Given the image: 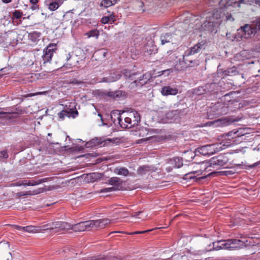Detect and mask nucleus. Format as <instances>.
I'll return each instance as SVG.
<instances>
[{"mask_svg": "<svg viewBox=\"0 0 260 260\" xmlns=\"http://www.w3.org/2000/svg\"><path fill=\"white\" fill-rule=\"evenodd\" d=\"M251 0H221L220 5L224 8L214 10L212 12L207 13L206 20L201 25L202 30H207L216 33L217 28L222 22L230 21H233L234 18L231 14L225 12V9H228L231 6L234 8H239L242 4L249 5Z\"/></svg>", "mask_w": 260, "mask_h": 260, "instance_id": "1", "label": "nucleus"}, {"mask_svg": "<svg viewBox=\"0 0 260 260\" xmlns=\"http://www.w3.org/2000/svg\"><path fill=\"white\" fill-rule=\"evenodd\" d=\"M113 116L117 117L118 123L123 128H130L138 124L140 121V116L137 111L131 109L127 111H122L120 113L118 111L112 112L111 118L115 122V119Z\"/></svg>", "mask_w": 260, "mask_h": 260, "instance_id": "2", "label": "nucleus"}, {"mask_svg": "<svg viewBox=\"0 0 260 260\" xmlns=\"http://www.w3.org/2000/svg\"><path fill=\"white\" fill-rule=\"evenodd\" d=\"M229 161V159L226 156L225 154L220 155L217 156L216 157H214L212 158L210 160V166H223L226 165ZM208 163H206L205 164L204 162L202 163L201 165H199V167H200V169L194 171L190 172L185 175V179H193L195 178L197 176H198L203 173V170L204 169V170L206 169V167L209 166V165H207Z\"/></svg>", "mask_w": 260, "mask_h": 260, "instance_id": "3", "label": "nucleus"}, {"mask_svg": "<svg viewBox=\"0 0 260 260\" xmlns=\"http://www.w3.org/2000/svg\"><path fill=\"white\" fill-rule=\"evenodd\" d=\"M230 145L222 144V143H215L206 145L199 147L196 149V152L204 156H210L217 152L220 151L229 146Z\"/></svg>", "mask_w": 260, "mask_h": 260, "instance_id": "4", "label": "nucleus"}, {"mask_svg": "<svg viewBox=\"0 0 260 260\" xmlns=\"http://www.w3.org/2000/svg\"><path fill=\"white\" fill-rule=\"evenodd\" d=\"M255 24L254 21L251 24H246L237 29L238 37L241 38H249L253 36L258 30V25Z\"/></svg>", "mask_w": 260, "mask_h": 260, "instance_id": "5", "label": "nucleus"}, {"mask_svg": "<svg viewBox=\"0 0 260 260\" xmlns=\"http://www.w3.org/2000/svg\"><path fill=\"white\" fill-rule=\"evenodd\" d=\"M205 45V42L202 41L200 42H199L197 44L194 45L193 47H190L189 49H187L184 53L183 55V60L185 61H189L191 62L192 61L189 60L187 59L190 55H194L200 51V50L204 48Z\"/></svg>", "mask_w": 260, "mask_h": 260, "instance_id": "6", "label": "nucleus"}, {"mask_svg": "<svg viewBox=\"0 0 260 260\" xmlns=\"http://www.w3.org/2000/svg\"><path fill=\"white\" fill-rule=\"evenodd\" d=\"M56 50L55 44H50L46 49L44 50V54L42 56L44 63L50 62L52 59L53 52Z\"/></svg>", "mask_w": 260, "mask_h": 260, "instance_id": "7", "label": "nucleus"}, {"mask_svg": "<svg viewBox=\"0 0 260 260\" xmlns=\"http://www.w3.org/2000/svg\"><path fill=\"white\" fill-rule=\"evenodd\" d=\"M71 229L75 232H83L85 230H91L90 220L79 222L74 225H71Z\"/></svg>", "mask_w": 260, "mask_h": 260, "instance_id": "8", "label": "nucleus"}, {"mask_svg": "<svg viewBox=\"0 0 260 260\" xmlns=\"http://www.w3.org/2000/svg\"><path fill=\"white\" fill-rule=\"evenodd\" d=\"M112 220L109 218H103L98 220H90L91 229L96 230L98 229H103L110 224Z\"/></svg>", "mask_w": 260, "mask_h": 260, "instance_id": "9", "label": "nucleus"}, {"mask_svg": "<svg viewBox=\"0 0 260 260\" xmlns=\"http://www.w3.org/2000/svg\"><path fill=\"white\" fill-rule=\"evenodd\" d=\"M52 231L55 233L60 232L66 229H70L71 224L68 222L62 221H55L51 222Z\"/></svg>", "mask_w": 260, "mask_h": 260, "instance_id": "10", "label": "nucleus"}, {"mask_svg": "<svg viewBox=\"0 0 260 260\" xmlns=\"http://www.w3.org/2000/svg\"><path fill=\"white\" fill-rule=\"evenodd\" d=\"M160 40L162 45L168 43H174L176 40V35L170 32L162 34L160 36Z\"/></svg>", "mask_w": 260, "mask_h": 260, "instance_id": "11", "label": "nucleus"}, {"mask_svg": "<svg viewBox=\"0 0 260 260\" xmlns=\"http://www.w3.org/2000/svg\"><path fill=\"white\" fill-rule=\"evenodd\" d=\"M229 250L239 249L245 246L244 241L238 239H229Z\"/></svg>", "mask_w": 260, "mask_h": 260, "instance_id": "12", "label": "nucleus"}, {"mask_svg": "<svg viewBox=\"0 0 260 260\" xmlns=\"http://www.w3.org/2000/svg\"><path fill=\"white\" fill-rule=\"evenodd\" d=\"M150 76L149 75L144 74L142 77H140L139 79L135 80L134 81L131 83V87L133 88L136 87H142L143 85L146 84L149 80Z\"/></svg>", "mask_w": 260, "mask_h": 260, "instance_id": "13", "label": "nucleus"}, {"mask_svg": "<svg viewBox=\"0 0 260 260\" xmlns=\"http://www.w3.org/2000/svg\"><path fill=\"white\" fill-rule=\"evenodd\" d=\"M108 183L110 185H113L116 190H119L122 187L123 181L118 177H113L110 178L108 180Z\"/></svg>", "mask_w": 260, "mask_h": 260, "instance_id": "14", "label": "nucleus"}, {"mask_svg": "<svg viewBox=\"0 0 260 260\" xmlns=\"http://www.w3.org/2000/svg\"><path fill=\"white\" fill-rule=\"evenodd\" d=\"M78 115V112L77 110H73L70 109L69 111L62 110L58 114V115L62 120H63L66 116L69 117H72L73 118L76 117Z\"/></svg>", "mask_w": 260, "mask_h": 260, "instance_id": "15", "label": "nucleus"}, {"mask_svg": "<svg viewBox=\"0 0 260 260\" xmlns=\"http://www.w3.org/2000/svg\"><path fill=\"white\" fill-rule=\"evenodd\" d=\"M229 239L226 240H219L213 243V248L215 250L220 249L229 250Z\"/></svg>", "mask_w": 260, "mask_h": 260, "instance_id": "16", "label": "nucleus"}, {"mask_svg": "<svg viewBox=\"0 0 260 260\" xmlns=\"http://www.w3.org/2000/svg\"><path fill=\"white\" fill-rule=\"evenodd\" d=\"M47 181L46 178L37 179V180H32L29 181H22L21 182L17 183V185H23V186H35L37 185H39L42 183L45 182Z\"/></svg>", "mask_w": 260, "mask_h": 260, "instance_id": "17", "label": "nucleus"}, {"mask_svg": "<svg viewBox=\"0 0 260 260\" xmlns=\"http://www.w3.org/2000/svg\"><path fill=\"white\" fill-rule=\"evenodd\" d=\"M121 77V74L117 72L111 73L107 77L102 79L101 82H113L119 79Z\"/></svg>", "mask_w": 260, "mask_h": 260, "instance_id": "18", "label": "nucleus"}, {"mask_svg": "<svg viewBox=\"0 0 260 260\" xmlns=\"http://www.w3.org/2000/svg\"><path fill=\"white\" fill-rule=\"evenodd\" d=\"M177 115L178 112L177 111H169L166 113L165 115L162 118L161 120L164 123L169 122L175 119Z\"/></svg>", "mask_w": 260, "mask_h": 260, "instance_id": "19", "label": "nucleus"}, {"mask_svg": "<svg viewBox=\"0 0 260 260\" xmlns=\"http://www.w3.org/2000/svg\"><path fill=\"white\" fill-rule=\"evenodd\" d=\"M161 93L163 95H176L178 93V89L170 86L163 87L161 89Z\"/></svg>", "mask_w": 260, "mask_h": 260, "instance_id": "20", "label": "nucleus"}, {"mask_svg": "<svg viewBox=\"0 0 260 260\" xmlns=\"http://www.w3.org/2000/svg\"><path fill=\"white\" fill-rule=\"evenodd\" d=\"M45 4L50 11H53L57 10L61 4L59 3V0H46Z\"/></svg>", "mask_w": 260, "mask_h": 260, "instance_id": "21", "label": "nucleus"}, {"mask_svg": "<svg viewBox=\"0 0 260 260\" xmlns=\"http://www.w3.org/2000/svg\"><path fill=\"white\" fill-rule=\"evenodd\" d=\"M243 136L241 133H239V131H236L235 129L229 132L228 133H225L223 135V137L225 139L230 140L231 139L236 138L237 137Z\"/></svg>", "mask_w": 260, "mask_h": 260, "instance_id": "22", "label": "nucleus"}, {"mask_svg": "<svg viewBox=\"0 0 260 260\" xmlns=\"http://www.w3.org/2000/svg\"><path fill=\"white\" fill-rule=\"evenodd\" d=\"M77 59V57L76 56L73 55V54L71 55L70 54H68L66 56V59L68 62L67 65H69L70 67L76 66L77 63L79 62Z\"/></svg>", "mask_w": 260, "mask_h": 260, "instance_id": "23", "label": "nucleus"}, {"mask_svg": "<svg viewBox=\"0 0 260 260\" xmlns=\"http://www.w3.org/2000/svg\"><path fill=\"white\" fill-rule=\"evenodd\" d=\"M114 173L120 176L125 177L131 175L129 171L124 167H117L114 170Z\"/></svg>", "mask_w": 260, "mask_h": 260, "instance_id": "24", "label": "nucleus"}, {"mask_svg": "<svg viewBox=\"0 0 260 260\" xmlns=\"http://www.w3.org/2000/svg\"><path fill=\"white\" fill-rule=\"evenodd\" d=\"M235 120L232 119L230 117H226L222 119H218L216 121V124L218 126H226L235 121Z\"/></svg>", "mask_w": 260, "mask_h": 260, "instance_id": "25", "label": "nucleus"}, {"mask_svg": "<svg viewBox=\"0 0 260 260\" xmlns=\"http://www.w3.org/2000/svg\"><path fill=\"white\" fill-rule=\"evenodd\" d=\"M16 112H13L9 110L7 108H0V118L5 119H10L11 117L10 116L11 114H15Z\"/></svg>", "mask_w": 260, "mask_h": 260, "instance_id": "26", "label": "nucleus"}, {"mask_svg": "<svg viewBox=\"0 0 260 260\" xmlns=\"http://www.w3.org/2000/svg\"><path fill=\"white\" fill-rule=\"evenodd\" d=\"M170 163L174 167L179 168L183 165L182 159L179 157H176L171 159L169 161Z\"/></svg>", "mask_w": 260, "mask_h": 260, "instance_id": "27", "label": "nucleus"}, {"mask_svg": "<svg viewBox=\"0 0 260 260\" xmlns=\"http://www.w3.org/2000/svg\"><path fill=\"white\" fill-rule=\"evenodd\" d=\"M102 176V174L99 173H92L87 174V178L91 182H94L101 179Z\"/></svg>", "mask_w": 260, "mask_h": 260, "instance_id": "28", "label": "nucleus"}, {"mask_svg": "<svg viewBox=\"0 0 260 260\" xmlns=\"http://www.w3.org/2000/svg\"><path fill=\"white\" fill-rule=\"evenodd\" d=\"M151 171V167L148 166L140 167L137 170L138 174L144 175Z\"/></svg>", "mask_w": 260, "mask_h": 260, "instance_id": "29", "label": "nucleus"}, {"mask_svg": "<svg viewBox=\"0 0 260 260\" xmlns=\"http://www.w3.org/2000/svg\"><path fill=\"white\" fill-rule=\"evenodd\" d=\"M116 3V0H103L100 3L101 7L107 8Z\"/></svg>", "mask_w": 260, "mask_h": 260, "instance_id": "30", "label": "nucleus"}, {"mask_svg": "<svg viewBox=\"0 0 260 260\" xmlns=\"http://www.w3.org/2000/svg\"><path fill=\"white\" fill-rule=\"evenodd\" d=\"M99 31L97 29H92L85 34V35L87 36V38L95 37L98 39L99 36Z\"/></svg>", "mask_w": 260, "mask_h": 260, "instance_id": "31", "label": "nucleus"}, {"mask_svg": "<svg viewBox=\"0 0 260 260\" xmlns=\"http://www.w3.org/2000/svg\"><path fill=\"white\" fill-rule=\"evenodd\" d=\"M24 229H25V232H27L29 233H39L38 226L28 225L25 226Z\"/></svg>", "mask_w": 260, "mask_h": 260, "instance_id": "32", "label": "nucleus"}, {"mask_svg": "<svg viewBox=\"0 0 260 260\" xmlns=\"http://www.w3.org/2000/svg\"><path fill=\"white\" fill-rule=\"evenodd\" d=\"M114 21V16L110 15V16H105L101 19V22L104 24L109 22L111 23Z\"/></svg>", "mask_w": 260, "mask_h": 260, "instance_id": "33", "label": "nucleus"}, {"mask_svg": "<svg viewBox=\"0 0 260 260\" xmlns=\"http://www.w3.org/2000/svg\"><path fill=\"white\" fill-rule=\"evenodd\" d=\"M217 87V85L215 83L207 84L205 86V90H207L208 92H212Z\"/></svg>", "mask_w": 260, "mask_h": 260, "instance_id": "34", "label": "nucleus"}, {"mask_svg": "<svg viewBox=\"0 0 260 260\" xmlns=\"http://www.w3.org/2000/svg\"><path fill=\"white\" fill-rule=\"evenodd\" d=\"M109 96L112 97L114 99H116L120 97L122 95L121 91H117L115 92H109L107 94Z\"/></svg>", "mask_w": 260, "mask_h": 260, "instance_id": "35", "label": "nucleus"}, {"mask_svg": "<svg viewBox=\"0 0 260 260\" xmlns=\"http://www.w3.org/2000/svg\"><path fill=\"white\" fill-rule=\"evenodd\" d=\"M237 73V71L235 68L228 69L224 72V74L226 76L236 75Z\"/></svg>", "mask_w": 260, "mask_h": 260, "instance_id": "36", "label": "nucleus"}, {"mask_svg": "<svg viewBox=\"0 0 260 260\" xmlns=\"http://www.w3.org/2000/svg\"><path fill=\"white\" fill-rule=\"evenodd\" d=\"M51 226H52L51 225V223L43 225L41 226H38L39 232H40L42 231H45V230L52 231Z\"/></svg>", "mask_w": 260, "mask_h": 260, "instance_id": "37", "label": "nucleus"}, {"mask_svg": "<svg viewBox=\"0 0 260 260\" xmlns=\"http://www.w3.org/2000/svg\"><path fill=\"white\" fill-rule=\"evenodd\" d=\"M124 75L126 77L131 79L132 80H134L135 78L134 77L136 75V74L131 73L125 70Z\"/></svg>", "mask_w": 260, "mask_h": 260, "instance_id": "38", "label": "nucleus"}, {"mask_svg": "<svg viewBox=\"0 0 260 260\" xmlns=\"http://www.w3.org/2000/svg\"><path fill=\"white\" fill-rule=\"evenodd\" d=\"M113 191H116V189L113 187H108V188H105L101 190V192H111Z\"/></svg>", "mask_w": 260, "mask_h": 260, "instance_id": "39", "label": "nucleus"}, {"mask_svg": "<svg viewBox=\"0 0 260 260\" xmlns=\"http://www.w3.org/2000/svg\"><path fill=\"white\" fill-rule=\"evenodd\" d=\"M96 140L92 139V140L88 142L86 144V147L88 148L94 146L96 144Z\"/></svg>", "mask_w": 260, "mask_h": 260, "instance_id": "40", "label": "nucleus"}, {"mask_svg": "<svg viewBox=\"0 0 260 260\" xmlns=\"http://www.w3.org/2000/svg\"><path fill=\"white\" fill-rule=\"evenodd\" d=\"M9 157L8 152L6 150H3L0 151V157L3 158H7Z\"/></svg>", "mask_w": 260, "mask_h": 260, "instance_id": "41", "label": "nucleus"}, {"mask_svg": "<svg viewBox=\"0 0 260 260\" xmlns=\"http://www.w3.org/2000/svg\"><path fill=\"white\" fill-rule=\"evenodd\" d=\"M13 15L15 18L18 19L21 17L22 13L19 11L15 10L13 13Z\"/></svg>", "mask_w": 260, "mask_h": 260, "instance_id": "42", "label": "nucleus"}, {"mask_svg": "<svg viewBox=\"0 0 260 260\" xmlns=\"http://www.w3.org/2000/svg\"><path fill=\"white\" fill-rule=\"evenodd\" d=\"M70 83L72 84H77L80 85L83 83V81L80 80H78L77 79H74L70 82Z\"/></svg>", "mask_w": 260, "mask_h": 260, "instance_id": "43", "label": "nucleus"}, {"mask_svg": "<svg viewBox=\"0 0 260 260\" xmlns=\"http://www.w3.org/2000/svg\"><path fill=\"white\" fill-rule=\"evenodd\" d=\"M37 193H38V192H37L35 193H32L30 191H28L26 192L25 193L20 192V196H26V195H32V194H37Z\"/></svg>", "mask_w": 260, "mask_h": 260, "instance_id": "44", "label": "nucleus"}, {"mask_svg": "<svg viewBox=\"0 0 260 260\" xmlns=\"http://www.w3.org/2000/svg\"><path fill=\"white\" fill-rule=\"evenodd\" d=\"M152 230H149L144 231H138V232H134V233H132L130 234H143V233H146V232H149V231H151Z\"/></svg>", "mask_w": 260, "mask_h": 260, "instance_id": "45", "label": "nucleus"}, {"mask_svg": "<svg viewBox=\"0 0 260 260\" xmlns=\"http://www.w3.org/2000/svg\"><path fill=\"white\" fill-rule=\"evenodd\" d=\"M98 117H100V120L102 122L101 125H106V124L103 122V117H102V114L101 113H99L98 114Z\"/></svg>", "mask_w": 260, "mask_h": 260, "instance_id": "46", "label": "nucleus"}, {"mask_svg": "<svg viewBox=\"0 0 260 260\" xmlns=\"http://www.w3.org/2000/svg\"><path fill=\"white\" fill-rule=\"evenodd\" d=\"M152 49H150V50H149L150 51V54H151L152 53H155L157 51V48H156L155 47L152 46Z\"/></svg>", "mask_w": 260, "mask_h": 260, "instance_id": "47", "label": "nucleus"}, {"mask_svg": "<svg viewBox=\"0 0 260 260\" xmlns=\"http://www.w3.org/2000/svg\"><path fill=\"white\" fill-rule=\"evenodd\" d=\"M15 227L16 229L18 230H22V231H25V229H24L25 228V226H19V225H15Z\"/></svg>", "mask_w": 260, "mask_h": 260, "instance_id": "48", "label": "nucleus"}, {"mask_svg": "<svg viewBox=\"0 0 260 260\" xmlns=\"http://www.w3.org/2000/svg\"><path fill=\"white\" fill-rule=\"evenodd\" d=\"M72 14L70 12H67L64 15H63V18L64 19H66L67 17L68 16V15H71Z\"/></svg>", "mask_w": 260, "mask_h": 260, "instance_id": "49", "label": "nucleus"}, {"mask_svg": "<svg viewBox=\"0 0 260 260\" xmlns=\"http://www.w3.org/2000/svg\"><path fill=\"white\" fill-rule=\"evenodd\" d=\"M38 7L39 6L37 4L33 5V6H31V9L32 10H35L38 9Z\"/></svg>", "mask_w": 260, "mask_h": 260, "instance_id": "50", "label": "nucleus"}, {"mask_svg": "<svg viewBox=\"0 0 260 260\" xmlns=\"http://www.w3.org/2000/svg\"><path fill=\"white\" fill-rule=\"evenodd\" d=\"M254 22H255V24H257L256 25H258L257 26L258 27V30H259L260 29V17H259V19H258V20L254 21Z\"/></svg>", "mask_w": 260, "mask_h": 260, "instance_id": "51", "label": "nucleus"}, {"mask_svg": "<svg viewBox=\"0 0 260 260\" xmlns=\"http://www.w3.org/2000/svg\"><path fill=\"white\" fill-rule=\"evenodd\" d=\"M142 212V211H139L137 212H136L134 215H132L133 217H137L138 215H139Z\"/></svg>", "mask_w": 260, "mask_h": 260, "instance_id": "52", "label": "nucleus"}, {"mask_svg": "<svg viewBox=\"0 0 260 260\" xmlns=\"http://www.w3.org/2000/svg\"><path fill=\"white\" fill-rule=\"evenodd\" d=\"M30 2L32 5H35V4H37L38 3V0H30Z\"/></svg>", "mask_w": 260, "mask_h": 260, "instance_id": "53", "label": "nucleus"}, {"mask_svg": "<svg viewBox=\"0 0 260 260\" xmlns=\"http://www.w3.org/2000/svg\"><path fill=\"white\" fill-rule=\"evenodd\" d=\"M155 138L154 137V136H150L149 137H147V138H146L145 139H144L145 141H148V140H151V139H155Z\"/></svg>", "mask_w": 260, "mask_h": 260, "instance_id": "54", "label": "nucleus"}, {"mask_svg": "<svg viewBox=\"0 0 260 260\" xmlns=\"http://www.w3.org/2000/svg\"><path fill=\"white\" fill-rule=\"evenodd\" d=\"M2 1L4 3H9L12 1V0H2Z\"/></svg>", "mask_w": 260, "mask_h": 260, "instance_id": "55", "label": "nucleus"}, {"mask_svg": "<svg viewBox=\"0 0 260 260\" xmlns=\"http://www.w3.org/2000/svg\"><path fill=\"white\" fill-rule=\"evenodd\" d=\"M251 2L249 3V5H252V4L256 3V0H251Z\"/></svg>", "mask_w": 260, "mask_h": 260, "instance_id": "56", "label": "nucleus"}, {"mask_svg": "<svg viewBox=\"0 0 260 260\" xmlns=\"http://www.w3.org/2000/svg\"><path fill=\"white\" fill-rule=\"evenodd\" d=\"M120 233V232L114 231L111 233Z\"/></svg>", "mask_w": 260, "mask_h": 260, "instance_id": "57", "label": "nucleus"}, {"mask_svg": "<svg viewBox=\"0 0 260 260\" xmlns=\"http://www.w3.org/2000/svg\"><path fill=\"white\" fill-rule=\"evenodd\" d=\"M169 71H170V70H164V71H163V72H165Z\"/></svg>", "mask_w": 260, "mask_h": 260, "instance_id": "58", "label": "nucleus"}, {"mask_svg": "<svg viewBox=\"0 0 260 260\" xmlns=\"http://www.w3.org/2000/svg\"><path fill=\"white\" fill-rule=\"evenodd\" d=\"M205 178V177H201L200 178H201V179H203V178Z\"/></svg>", "mask_w": 260, "mask_h": 260, "instance_id": "59", "label": "nucleus"}, {"mask_svg": "<svg viewBox=\"0 0 260 260\" xmlns=\"http://www.w3.org/2000/svg\"><path fill=\"white\" fill-rule=\"evenodd\" d=\"M51 135V134H48V136H50Z\"/></svg>", "mask_w": 260, "mask_h": 260, "instance_id": "60", "label": "nucleus"}]
</instances>
